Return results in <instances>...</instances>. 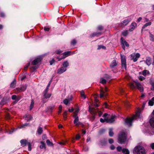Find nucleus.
<instances>
[{
    "mask_svg": "<svg viewBox=\"0 0 154 154\" xmlns=\"http://www.w3.org/2000/svg\"><path fill=\"white\" fill-rule=\"evenodd\" d=\"M140 112V109H138L136 111V114L134 115L132 117L126 119L125 121V124L128 126H131L133 121L137 120L138 118H141Z\"/></svg>",
    "mask_w": 154,
    "mask_h": 154,
    "instance_id": "obj_1",
    "label": "nucleus"
},
{
    "mask_svg": "<svg viewBox=\"0 0 154 154\" xmlns=\"http://www.w3.org/2000/svg\"><path fill=\"white\" fill-rule=\"evenodd\" d=\"M133 153L137 154H145L146 152L143 146L138 145L134 147L133 150Z\"/></svg>",
    "mask_w": 154,
    "mask_h": 154,
    "instance_id": "obj_2",
    "label": "nucleus"
},
{
    "mask_svg": "<svg viewBox=\"0 0 154 154\" xmlns=\"http://www.w3.org/2000/svg\"><path fill=\"white\" fill-rule=\"evenodd\" d=\"M108 115L107 114L105 113L103 116L104 119L102 118H100V122L102 123L106 122H107L111 123L113 122L115 120V118L116 116H112L109 119L107 117Z\"/></svg>",
    "mask_w": 154,
    "mask_h": 154,
    "instance_id": "obj_3",
    "label": "nucleus"
},
{
    "mask_svg": "<svg viewBox=\"0 0 154 154\" xmlns=\"http://www.w3.org/2000/svg\"><path fill=\"white\" fill-rule=\"evenodd\" d=\"M134 82L135 83V86L133 84L131 83L130 84V87L131 88H137L140 92H143L144 90L143 88V86L141 85V84L139 83L137 81H134Z\"/></svg>",
    "mask_w": 154,
    "mask_h": 154,
    "instance_id": "obj_4",
    "label": "nucleus"
},
{
    "mask_svg": "<svg viewBox=\"0 0 154 154\" xmlns=\"http://www.w3.org/2000/svg\"><path fill=\"white\" fill-rule=\"evenodd\" d=\"M126 140V134L124 132H121L118 138L119 142L121 144L124 143Z\"/></svg>",
    "mask_w": 154,
    "mask_h": 154,
    "instance_id": "obj_5",
    "label": "nucleus"
},
{
    "mask_svg": "<svg viewBox=\"0 0 154 154\" xmlns=\"http://www.w3.org/2000/svg\"><path fill=\"white\" fill-rule=\"evenodd\" d=\"M118 64V62L115 60H113L110 65V67L113 72L116 73L118 72V69L116 66Z\"/></svg>",
    "mask_w": 154,
    "mask_h": 154,
    "instance_id": "obj_6",
    "label": "nucleus"
},
{
    "mask_svg": "<svg viewBox=\"0 0 154 154\" xmlns=\"http://www.w3.org/2000/svg\"><path fill=\"white\" fill-rule=\"evenodd\" d=\"M121 60L122 66V69H126V59L125 56L124 55H121Z\"/></svg>",
    "mask_w": 154,
    "mask_h": 154,
    "instance_id": "obj_7",
    "label": "nucleus"
},
{
    "mask_svg": "<svg viewBox=\"0 0 154 154\" xmlns=\"http://www.w3.org/2000/svg\"><path fill=\"white\" fill-rule=\"evenodd\" d=\"M140 56V54L139 53H133L131 55V57L133 60L134 62L137 61Z\"/></svg>",
    "mask_w": 154,
    "mask_h": 154,
    "instance_id": "obj_8",
    "label": "nucleus"
},
{
    "mask_svg": "<svg viewBox=\"0 0 154 154\" xmlns=\"http://www.w3.org/2000/svg\"><path fill=\"white\" fill-rule=\"evenodd\" d=\"M131 20V18L128 17L123 21L122 23H120L119 26L121 27H124L125 26L127 25Z\"/></svg>",
    "mask_w": 154,
    "mask_h": 154,
    "instance_id": "obj_9",
    "label": "nucleus"
},
{
    "mask_svg": "<svg viewBox=\"0 0 154 154\" xmlns=\"http://www.w3.org/2000/svg\"><path fill=\"white\" fill-rule=\"evenodd\" d=\"M75 53L73 52L72 53H71V51H66L63 53V56L61 57L60 58H59L58 61H60L62 59H64L66 57L73 54Z\"/></svg>",
    "mask_w": 154,
    "mask_h": 154,
    "instance_id": "obj_10",
    "label": "nucleus"
},
{
    "mask_svg": "<svg viewBox=\"0 0 154 154\" xmlns=\"http://www.w3.org/2000/svg\"><path fill=\"white\" fill-rule=\"evenodd\" d=\"M121 44L122 45V47L123 49H125V46L127 47H128L129 46V44L124 40L123 38L122 37L121 38Z\"/></svg>",
    "mask_w": 154,
    "mask_h": 154,
    "instance_id": "obj_11",
    "label": "nucleus"
},
{
    "mask_svg": "<svg viewBox=\"0 0 154 154\" xmlns=\"http://www.w3.org/2000/svg\"><path fill=\"white\" fill-rule=\"evenodd\" d=\"M42 60V57L41 56H39L34 60L32 62V64L33 65H36Z\"/></svg>",
    "mask_w": 154,
    "mask_h": 154,
    "instance_id": "obj_12",
    "label": "nucleus"
},
{
    "mask_svg": "<svg viewBox=\"0 0 154 154\" xmlns=\"http://www.w3.org/2000/svg\"><path fill=\"white\" fill-rule=\"evenodd\" d=\"M74 118L75 119L74 121V123L75 126H79L82 124L81 122H79V118L78 116L75 117Z\"/></svg>",
    "mask_w": 154,
    "mask_h": 154,
    "instance_id": "obj_13",
    "label": "nucleus"
},
{
    "mask_svg": "<svg viewBox=\"0 0 154 154\" xmlns=\"http://www.w3.org/2000/svg\"><path fill=\"white\" fill-rule=\"evenodd\" d=\"M66 70V68L63 67H62L57 70V73L59 74H61L65 72Z\"/></svg>",
    "mask_w": 154,
    "mask_h": 154,
    "instance_id": "obj_14",
    "label": "nucleus"
},
{
    "mask_svg": "<svg viewBox=\"0 0 154 154\" xmlns=\"http://www.w3.org/2000/svg\"><path fill=\"white\" fill-rule=\"evenodd\" d=\"M137 26V24L135 22L132 23L130 26V28L129 31L130 32L133 31Z\"/></svg>",
    "mask_w": 154,
    "mask_h": 154,
    "instance_id": "obj_15",
    "label": "nucleus"
},
{
    "mask_svg": "<svg viewBox=\"0 0 154 154\" xmlns=\"http://www.w3.org/2000/svg\"><path fill=\"white\" fill-rule=\"evenodd\" d=\"M24 119L28 121H30L32 119V116L29 114H26L23 117Z\"/></svg>",
    "mask_w": 154,
    "mask_h": 154,
    "instance_id": "obj_16",
    "label": "nucleus"
},
{
    "mask_svg": "<svg viewBox=\"0 0 154 154\" xmlns=\"http://www.w3.org/2000/svg\"><path fill=\"white\" fill-rule=\"evenodd\" d=\"M151 59L149 57H146V64L148 66H150L151 64Z\"/></svg>",
    "mask_w": 154,
    "mask_h": 154,
    "instance_id": "obj_17",
    "label": "nucleus"
},
{
    "mask_svg": "<svg viewBox=\"0 0 154 154\" xmlns=\"http://www.w3.org/2000/svg\"><path fill=\"white\" fill-rule=\"evenodd\" d=\"M149 122L151 127L154 128V117L150 119Z\"/></svg>",
    "mask_w": 154,
    "mask_h": 154,
    "instance_id": "obj_18",
    "label": "nucleus"
},
{
    "mask_svg": "<svg viewBox=\"0 0 154 154\" xmlns=\"http://www.w3.org/2000/svg\"><path fill=\"white\" fill-rule=\"evenodd\" d=\"M79 111V109L78 107H77L75 109V111L74 112V115L73 116V118L77 116L78 114V112Z\"/></svg>",
    "mask_w": 154,
    "mask_h": 154,
    "instance_id": "obj_19",
    "label": "nucleus"
},
{
    "mask_svg": "<svg viewBox=\"0 0 154 154\" xmlns=\"http://www.w3.org/2000/svg\"><path fill=\"white\" fill-rule=\"evenodd\" d=\"M20 143L21 144V145H23V146H25L29 142L26 140H20Z\"/></svg>",
    "mask_w": 154,
    "mask_h": 154,
    "instance_id": "obj_20",
    "label": "nucleus"
},
{
    "mask_svg": "<svg viewBox=\"0 0 154 154\" xmlns=\"http://www.w3.org/2000/svg\"><path fill=\"white\" fill-rule=\"evenodd\" d=\"M107 95V94L106 93L103 89H102L100 91V97L102 98L104 96H106Z\"/></svg>",
    "mask_w": 154,
    "mask_h": 154,
    "instance_id": "obj_21",
    "label": "nucleus"
},
{
    "mask_svg": "<svg viewBox=\"0 0 154 154\" xmlns=\"http://www.w3.org/2000/svg\"><path fill=\"white\" fill-rule=\"evenodd\" d=\"M154 104V98L152 97V99L150 100L148 102L149 105L150 106H153Z\"/></svg>",
    "mask_w": 154,
    "mask_h": 154,
    "instance_id": "obj_22",
    "label": "nucleus"
},
{
    "mask_svg": "<svg viewBox=\"0 0 154 154\" xmlns=\"http://www.w3.org/2000/svg\"><path fill=\"white\" fill-rule=\"evenodd\" d=\"M16 81L15 80H14L11 83L10 85V87L12 88H14L15 86Z\"/></svg>",
    "mask_w": 154,
    "mask_h": 154,
    "instance_id": "obj_23",
    "label": "nucleus"
},
{
    "mask_svg": "<svg viewBox=\"0 0 154 154\" xmlns=\"http://www.w3.org/2000/svg\"><path fill=\"white\" fill-rule=\"evenodd\" d=\"M69 63L67 61H65L64 62H63V67H65L66 68L69 66Z\"/></svg>",
    "mask_w": 154,
    "mask_h": 154,
    "instance_id": "obj_24",
    "label": "nucleus"
},
{
    "mask_svg": "<svg viewBox=\"0 0 154 154\" xmlns=\"http://www.w3.org/2000/svg\"><path fill=\"white\" fill-rule=\"evenodd\" d=\"M51 96V94H47V93H43V96L45 98H49Z\"/></svg>",
    "mask_w": 154,
    "mask_h": 154,
    "instance_id": "obj_25",
    "label": "nucleus"
},
{
    "mask_svg": "<svg viewBox=\"0 0 154 154\" xmlns=\"http://www.w3.org/2000/svg\"><path fill=\"white\" fill-rule=\"evenodd\" d=\"M26 84L21 86V87L20 88V92L24 91L26 89Z\"/></svg>",
    "mask_w": 154,
    "mask_h": 154,
    "instance_id": "obj_26",
    "label": "nucleus"
},
{
    "mask_svg": "<svg viewBox=\"0 0 154 154\" xmlns=\"http://www.w3.org/2000/svg\"><path fill=\"white\" fill-rule=\"evenodd\" d=\"M7 102L6 99L5 98H4L0 102V104L2 105H3L5 104Z\"/></svg>",
    "mask_w": 154,
    "mask_h": 154,
    "instance_id": "obj_27",
    "label": "nucleus"
},
{
    "mask_svg": "<svg viewBox=\"0 0 154 154\" xmlns=\"http://www.w3.org/2000/svg\"><path fill=\"white\" fill-rule=\"evenodd\" d=\"M122 152L124 154H129V151L128 149L123 148L122 150Z\"/></svg>",
    "mask_w": 154,
    "mask_h": 154,
    "instance_id": "obj_28",
    "label": "nucleus"
},
{
    "mask_svg": "<svg viewBox=\"0 0 154 154\" xmlns=\"http://www.w3.org/2000/svg\"><path fill=\"white\" fill-rule=\"evenodd\" d=\"M109 135L110 137H112L113 136L114 133L113 132V129L112 128H109Z\"/></svg>",
    "mask_w": 154,
    "mask_h": 154,
    "instance_id": "obj_29",
    "label": "nucleus"
},
{
    "mask_svg": "<svg viewBox=\"0 0 154 154\" xmlns=\"http://www.w3.org/2000/svg\"><path fill=\"white\" fill-rule=\"evenodd\" d=\"M34 100H31V102L30 105V106L29 107V110H31L33 107L34 105Z\"/></svg>",
    "mask_w": 154,
    "mask_h": 154,
    "instance_id": "obj_30",
    "label": "nucleus"
},
{
    "mask_svg": "<svg viewBox=\"0 0 154 154\" xmlns=\"http://www.w3.org/2000/svg\"><path fill=\"white\" fill-rule=\"evenodd\" d=\"M151 24L152 23L151 22L146 23L143 27L142 29L145 28L148 26H150L151 25Z\"/></svg>",
    "mask_w": 154,
    "mask_h": 154,
    "instance_id": "obj_31",
    "label": "nucleus"
},
{
    "mask_svg": "<svg viewBox=\"0 0 154 154\" xmlns=\"http://www.w3.org/2000/svg\"><path fill=\"white\" fill-rule=\"evenodd\" d=\"M40 143H41V145L40 146V148L41 149H43V148L45 149V142L43 141H41Z\"/></svg>",
    "mask_w": 154,
    "mask_h": 154,
    "instance_id": "obj_32",
    "label": "nucleus"
},
{
    "mask_svg": "<svg viewBox=\"0 0 154 154\" xmlns=\"http://www.w3.org/2000/svg\"><path fill=\"white\" fill-rule=\"evenodd\" d=\"M100 82L103 84H105L106 82V80L103 78H101L100 79Z\"/></svg>",
    "mask_w": 154,
    "mask_h": 154,
    "instance_id": "obj_33",
    "label": "nucleus"
},
{
    "mask_svg": "<svg viewBox=\"0 0 154 154\" xmlns=\"http://www.w3.org/2000/svg\"><path fill=\"white\" fill-rule=\"evenodd\" d=\"M17 130V128L12 129L11 130H9L7 131V132L9 134H11L13 132H15Z\"/></svg>",
    "mask_w": 154,
    "mask_h": 154,
    "instance_id": "obj_34",
    "label": "nucleus"
},
{
    "mask_svg": "<svg viewBox=\"0 0 154 154\" xmlns=\"http://www.w3.org/2000/svg\"><path fill=\"white\" fill-rule=\"evenodd\" d=\"M149 33L150 40L152 41H154V36L150 32H149Z\"/></svg>",
    "mask_w": 154,
    "mask_h": 154,
    "instance_id": "obj_35",
    "label": "nucleus"
},
{
    "mask_svg": "<svg viewBox=\"0 0 154 154\" xmlns=\"http://www.w3.org/2000/svg\"><path fill=\"white\" fill-rule=\"evenodd\" d=\"M12 99L13 100H15L16 101L15 102V103H16L18 101V100L17 98V96L16 95H13L11 97Z\"/></svg>",
    "mask_w": 154,
    "mask_h": 154,
    "instance_id": "obj_36",
    "label": "nucleus"
},
{
    "mask_svg": "<svg viewBox=\"0 0 154 154\" xmlns=\"http://www.w3.org/2000/svg\"><path fill=\"white\" fill-rule=\"evenodd\" d=\"M46 143L48 146H51L53 145V143H51L49 140H46Z\"/></svg>",
    "mask_w": 154,
    "mask_h": 154,
    "instance_id": "obj_37",
    "label": "nucleus"
},
{
    "mask_svg": "<svg viewBox=\"0 0 154 154\" xmlns=\"http://www.w3.org/2000/svg\"><path fill=\"white\" fill-rule=\"evenodd\" d=\"M42 132H43V130H42V128L41 127H39L38 128V131H37L38 133L39 134H41L42 133Z\"/></svg>",
    "mask_w": 154,
    "mask_h": 154,
    "instance_id": "obj_38",
    "label": "nucleus"
},
{
    "mask_svg": "<svg viewBox=\"0 0 154 154\" xmlns=\"http://www.w3.org/2000/svg\"><path fill=\"white\" fill-rule=\"evenodd\" d=\"M80 93H81V96L82 97H83L84 98V99H85L86 96L85 94V93H84V91L83 90L82 91L80 92Z\"/></svg>",
    "mask_w": 154,
    "mask_h": 154,
    "instance_id": "obj_39",
    "label": "nucleus"
},
{
    "mask_svg": "<svg viewBox=\"0 0 154 154\" xmlns=\"http://www.w3.org/2000/svg\"><path fill=\"white\" fill-rule=\"evenodd\" d=\"M89 110L91 112H96V111L94 110V109L93 107H91V106H89Z\"/></svg>",
    "mask_w": 154,
    "mask_h": 154,
    "instance_id": "obj_40",
    "label": "nucleus"
},
{
    "mask_svg": "<svg viewBox=\"0 0 154 154\" xmlns=\"http://www.w3.org/2000/svg\"><path fill=\"white\" fill-rule=\"evenodd\" d=\"M122 34L123 36H125L127 35L128 34V32L127 30L125 31L122 32Z\"/></svg>",
    "mask_w": 154,
    "mask_h": 154,
    "instance_id": "obj_41",
    "label": "nucleus"
},
{
    "mask_svg": "<svg viewBox=\"0 0 154 154\" xmlns=\"http://www.w3.org/2000/svg\"><path fill=\"white\" fill-rule=\"evenodd\" d=\"M70 100L67 99H65L63 100V102L66 105H67Z\"/></svg>",
    "mask_w": 154,
    "mask_h": 154,
    "instance_id": "obj_42",
    "label": "nucleus"
},
{
    "mask_svg": "<svg viewBox=\"0 0 154 154\" xmlns=\"http://www.w3.org/2000/svg\"><path fill=\"white\" fill-rule=\"evenodd\" d=\"M67 115V111H66L63 114V116L64 120L66 119V116Z\"/></svg>",
    "mask_w": 154,
    "mask_h": 154,
    "instance_id": "obj_43",
    "label": "nucleus"
},
{
    "mask_svg": "<svg viewBox=\"0 0 154 154\" xmlns=\"http://www.w3.org/2000/svg\"><path fill=\"white\" fill-rule=\"evenodd\" d=\"M147 72H149V71L146 70H144L142 72V75L144 76H145Z\"/></svg>",
    "mask_w": 154,
    "mask_h": 154,
    "instance_id": "obj_44",
    "label": "nucleus"
},
{
    "mask_svg": "<svg viewBox=\"0 0 154 154\" xmlns=\"http://www.w3.org/2000/svg\"><path fill=\"white\" fill-rule=\"evenodd\" d=\"M27 144L28 145V150L29 151H31L32 149L31 145V143H30V142H29Z\"/></svg>",
    "mask_w": 154,
    "mask_h": 154,
    "instance_id": "obj_45",
    "label": "nucleus"
},
{
    "mask_svg": "<svg viewBox=\"0 0 154 154\" xmlns=\"http://www.w3.org/2000/svg\"><path fill=\"white\" fill-rule=\"evenodd\" d=\"M28 125V124L27 123H25L24 124H23V125H20V128H25V126H27Z\"/></svg>",
    "mask_w": 154,
    "mask_h": 154,
    "instance_id": "obj_46",
    "label": "nucleus"
},
{
    "mask_svg": "<svg viewBox=\"0 0 154 154\" xmlns=\"http://www.w3.org/2000/svg\"><path fill=\"white\" fill-rule=\"evenodd\" d=\"M62 109V106L61 105H60L59 107V111L58 112V113L59 114H60L61 113Z\"/></svg>",
    "mask_w": 154,
    "mask_h": 154,
    "instance_id": "obj_47",
    "label": "nucleus"
},
{
    "mask_svg": "<svg viewBox=\"0 0 154 154\" xmlns=\"http://www.w3.org/2000/svg\"><path fill=\"white\" fill-rule=\"evenodd\" d=\"M76 43V40L75 39H73L71 42V45H75Z\"/></svg>",
    "mask_w": 154,
    "mask_h": 154,
    "instance_id": "obj_48",
    "label": "nucleus"
},
{
    "mask_svg": "<svg viewBox=\"0 0 154 154\" xmlns=\"http://www.w3.org/2000/svg\"><path fill=\"white\" fill-rule=\"evenodd\" d=\"M106 48L105 47L101 45H99L97 48L98 49H100L101 48L105 49Z\"/></svg>",
    "mask_w": 154,
    "mask_h": 154,
    "instance_id": "obj_49",
    "label": "nucleus"
},
{
    "mask_svg": "<svg viewBox=\"0 0 154 154\" xmlns=\"http://www.w3.org/2000/svg\"><path fill=\"white\" fill-rule=\"evenodd\" d=\"M151 85H152L151 90H152L154 91V82H152Z\"/></svg>",
    "mask_w": 154,
    "mask_h": 154,
    "instance_id": "obj_50",
    "label": "nucleus"
},
{
    "mask_svg": "<svg viewBox=\"0 0 154 154\" xmlns=\"http://www.w3.org/2000/svg\"><path fill=\"white\" fill-rule=\"evenodd\" d=\"M117 151L119 152L120 151L122 150V148L120 146H118L117 147Z\"/></svg>",
    "mask_w": 154,
    "mask_h": 154,
    "instance_id": "obj_51",
    "label": "nucleus"
},
{
    "mask_svg": "<svg viewBox=\"0 0 154 154\" xmlns=\"http://www.w3.org/2000/svg\"><path fill=\"white\" fill-rule=\"evenodd\" d=\"M139 78V79L141 81L145 79V78L142 76H140Z\"/></svg>",
    "mask_w": 154,
    "mask_h": 154,
    "instance_id": "obj_52",
    "label": "nucleus"
},
{
    "mask_svg": "<svg viewBox=\"0 0 154 154\" xmlns=\"http://www.w3.org/2000/svg\"><path fill=\"white\" fill-rule=\"evenodd\" d=\"M113 140L112 139H109V143L111 144L113 142Z\"/></svg>",
    "mask_w": 154,
    "mask_h": 154,
    "instance_id": "obj_53",
    "label": "nucleus"
},
{
    "mask_svg": "<svg viewBox=\"0 0 154 154\" xmlns=\"http://www.w3.org/2000/svg\"><path fill=\"white\" fill-rule=\"evenodd\" d=\"M62 52V51H61L60 50H58L56 51V53L57 54H59Z\"/></svg>",
    "mask_w": 154,
    "mask_h": 154,
    "instance_id": "obj_54",
    "label": "nucleus"
},
{
    "mask_svg": "<svg viewBox=\"0 0 154 154\" xmlns=\"http://www.w3.org/2000/svg\"><path fill=\"white\" fill-rule=\"evenodd\" d=\"M29 63H28L26 66H25L24 68V70H26L27 67L29 66Z\"/></svg>",
    "mask_w": 154,
    "mask_h": 154,
    "instance_id": "obj_55",
    "label": "nucleus"
},
{
    "mask_svg": "<svg viewBox=\"0 0 154 154\" xmlns=\"http://www.w3.org/2000/svg\"><path fill=\"white\" fill-rule=\"evenodd\" d=\"M29 63H28L26 66H25L24 68V70H26L27 67L29 66Z\"/></svg>",
    "mask_w": 154,
    "mask_h": 154,
    "instance_id": "obj_56",
    "label": "nucleus"
},
{
    "mask_svg": "<svg viewBox=\"0 0 154 154\" xmlns=\"http://www.w3.org/2000/svg\"><path fill=\"white\" fill-rule=\"evenodd\" d=\"M49 87L47 86L45 90V91H44L43 93H47L48 91V88Z\"/></svg>",
    "mask_w": 154,
    "mask_h": 154,
    "instance_id": "obj_57",
    "label": "nucleus"
},
{
    "mask_svg": "<svg viewBox=\"0 0 154 154\" xmlns=\"http://www.w3.org/2000/svg\"><path fill=\"white\" fill-rule=\"evenodd\" d=\"M50 28L49 27H45L44 28V30L45 31H48L49 30Z\"/></svg>",
    "mask_w": 154,
    "mask_h": 154,
    "instance_id": "obj_58",
    "label": "nucleus"
},
{
    "mask_svg": "<svg viewBox=\"0 0 154 154\" xmlns=\"http://www.w3.org/2000/svg\"><path fill=\"white\" fill-rule=\"evenodd\" d=\"M103 28V27L101 26H99L97 27V29L99 30H101Z\"/></svg>",
    "mask_w": 154,
    "mask_h": 154,
    "instance_id": "obj_59",
    "label": "nucleus"
},
{
    "mask_svg": "<svg viewBox=\"0 0 154 154\" xmlns=\"http://www.w3.org/2000/svg\"><path fill=\"white\" fill-rule=\"evenodd\" d=\"M80 138V135L79 134H78L76 135V139L77 140L79 139Z\"/></svg>",
    "mask_w": 154,
    "mask_h": 154,
    "instance_id": "obj_60",
    "label": "nucleus"
},
{
    "mask_svg": "<svg viewBox=\"0 0 154 154\" xmlns=\"http://www.w3.org/2000/svg\"><path fill=\"white\" fill-rule=\"evenodd\" d=\"M150 147L152 149H154V143H152L151 144Z\"/></svg>",
    "mask_w": 154,
    "mask_h": 154,
    "instance_id": "obj_61",
    "label": "nucleus"
},
{
    "mask_svg": "<svg viewBox=\"0 0 154 154\" xmlns=\"http://www.w3.org/2000/svg\"><path fill=\"white\" fill-rule=\"evenodd\" d=\"M5 15L3 13H0V16L2 17H3L5 16Z\"/></svg>",
    "mask_w": 154,
    "mask_h": 154,
    "instance_id": "obj_62",
    "label": "nucleus"
},
{
    "mask_svg": "<svg viewBox=\"0 0 154 154\" xmlns=\"http://www.w3.org/2000/svg\"><path fill=\"white\" fill-rule=\"evenodd\" d=\"M88 150V148L87 147H86L83 149V150L84 151H86Z\"/></svg>",
    "mask_w": 154,
    "mask_h": 154,
    "instance_id": "obj_63",
    "label": "nucleus"
},
{
    "mask_svg": "<svg viewBox=\"0 0 154 154\" xmlns=\"http://www.w3.org/2000/svg\"><path fill=\"white\" fill-rule=\"evenodd\" d=\"M102 112L101 111H99L98 112V115L99 116H100L102 115Z\"/></svg>",
    "mask_w": 154,
    "mask_h": 154,
    "instance_id": "obj_64",
    "label": "nucleus"
}]
</instances>
